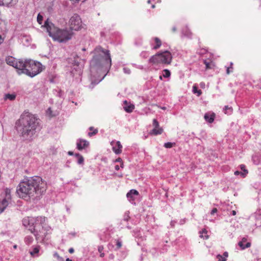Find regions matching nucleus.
<instances>
[{"label":"nucleus","mask_w":261,"mask_h":261,"mask_svg":"<svg viewBox=\"0 0 261 261\" xmlns=\"http://www.w3.org/2000/svg\"><path fill=\"white\" fill-rule=\"evenodd\" d=\"M5 61L8 65H17L18 63L20 65H42L40 62L30 59H19L18 61L12 56L7 57Z\"/></svg>","instance_id":"nucleus-8"},{"label":"nucleus","mask_w":261,"mask_h":261,"mask_svg":"<svg viewBox=\"0 0 261 261\" xmlns=\"http://www.w3.org/2000/svg\"><path fill=\"white\" fill-rule=\"evenodd\" d=\"M4 41V39L2 38V36L0 35V44Z\"/></svg>","instance_id":"nucleus-50"},{"label":"nucleus","mask_w":261,"mask_h":261,"mask_svg":"<svg viewBox=\"0 0 261 261\" xmlns=\"http://www.w3.org/2000/svg\"><path fill=\"white\" fill-rule=\"evenodd\" d=\"M5 198L10 199V191H8V190L6 191V197Z\"/></svg>","instance_id":"nucleus-40"},{"label":"nucleus","mask_w":261,"mask_h":261,"mask_svg":"<svg viewBox=\"0 0 261 261\" xmlns=\"http://www.w3.org/2000/svg\"><path fill=\"white\" fill-rule=\"evenodd\" d=\"M66 261H72L71 259H69V258H67L66 260Z\"/></svg>","instance_id":"nucleus-60"},{"label":"nucleus","mask_w":261,"mask_h":261,"mask_svg":"<svg viewBox=\"0 0 261 261\" xmlns=\"http://www.w3.org/2000/svg\"><path fill=\"white\" fill-rule=\"evenodd\" d=\"M39 120L34 115L24 112L15 123V127L19 135L25 139H30L39 127Z\"/></svg>","instance_id":"nucleus-2"},{"label":"nucleus","mask_w":261,"mask_h":261,"mask_svg":"<svg viewBox=\"0 0 261 261\" xmlns=\"http://www.w3.org/2000/svg\"><path fill=\"white\" fill-rule=\"evenodd\" d=\"M18 74H25L34 77L45 69V66H13Z\"/></svg>","instance_id":"nucleus-5"},{"label":"nucleus","mask_w":261,"mask_h":261,"mask_svg":"<svg viewBox=\"0 0 261 261\" xmlns=\"http://www.w3.org/2000/svg\"><path fill=\"white\" fill-rule=\"evenodd\" d=\"M224 111L225 114L231 113L232 112V109L231 107H229L228 106H226L224 108Z\"/></svg>","instance_id":"nucleus-28"},{"label":"nucleus","mask_w":261,"mask_h":261,"mask_svg":"<svg viewBox=\"0 0 261 261\" xmlns=\"http://www.w3.org/2000/svg\"><path fill=\"white\" fill-rule=\"evenodd\" d=\"M69 252L70 253H73L74 252V249L72 248H71L69 249Z\"/></svg>","instance_id":"nucleus-47"},{"label":"nucleus","mask_w":261,"mask_h":261,"mask_svg":"<svg viewBox=\"0 0 261 261\" xmlns=\"http://www.w3.org/2000/svg\"><path fill=\"white\" fill-rule=\"evenodd\" d=\"M204 85H205V84H204V83H200V86H201V87H204Z\"/></svg>","instance_id":"nucleus-54"},{"label":"nucleus","mask_w":261,"mask_h":261,"mask_svg":"<svg viewBox=\"0 0 261 261\" xmlns=\"http://www.w3.org/2000/svg\"><path fill=\"white\" fill-rule=\"evenodd\" d=\"M154 41L156 43V45L153 47V49H157L160 47L162 45L161 41L158 37H155L154 38Z\"/></svg>","instance_id":"nucleus-21"},{"label":"nucleus","mask_w":261,"mask_h":261,"mask_svg":"<svg viewBox=\"0 0 261 261\" xmlns=\"http://www.w3.org/2000/svg\"><path fill=\"white\" fill-rule=\"evenodd\" d=\"M172 31H173V32H176V27H173L172 28Z\"/></svg>","instance_id":"nucleus-52"},{"label":"nucleus","mask_w":261,"mask_h":261,"mask_svg":"<svg viewBox=\"0 0 261 261\" xmlns=\"http://www.w3.org/2000/svg\"><path fill=\"white\" fill-rule=\"evenodd\" d=\"M201 61L203 64H205V65L206 66L211 65V64H212V62L211 61V60H209L208 61L206 60L203 58L201 59Z\"/></svg>","instance_id":"nucleus-32"},{"label":"nucleus","mask_w":261,"mask_h":261,"mask_svg":"<svg viewBox=\"0 0 261 261\" xmlns=\"http://www.w3.org/2000/svg\"><path fill=\"white\" fill-rule=\"evenodd\" d=\"M120 167H121V168H123V163H122V162H121V164Z\"/></svg>","instance_id":"nucleus-59"},{"label":"nucleus","mask_w":261,"mask_h":261,"mask_svg":"<svg viewBox=\"0 0 261 261\" xmlns=\"http://www.w3.org/2000/svg\"><path fill=\"white\" fill-rule=\"evenodd\" d=\"M217 212V209L216 208H214L212 211H211V214L212 215H214L215 213H216V212Z\"/></svg>","instance_id":"nucleus-44"},{"label":"nucleus","mask_w":261,"mask_h":261,"mask_svg":"<svg viewBox=\"0 0 261 261\" xmlns=\"http://www.w3.org/2000/svg\"><path fill=\"white\" fill-rule=\"evenodd\" d=\"M115 162H122V159L120 158H118L116 160Z\"/></svg>","instance_id":"nucleus-49"},{"label":"nucleus","mask_w":261,"mask_h":261,"mask_svg":"<svg viewBox=\"0 0 261 261\" xmlns=\"http://www.w3.org/2000/svg\"><path fill=\"white\" fill-rule=\"evenodd\" d=\"M70 30L79 31L82 26V21L80 16L74 14L70 19L69 21Z\"/></svg>","instance_id":"nucleus-10"},{"label":"nucleus","mask_w":261,"mask_h":261,"mask_svg":"<svg viewBox=\"0 0 261 261\" xmlns=\"http://www.w3.org/2000/svg\"><path fill=\"white\" fill-rule=\"evenodd\" d=\"M36 220V218L27 217L22 220L23 225L28 228V230L30 231V229L33 227Z\"/></svg>","instance_id":"nucleus-11"},{"label":"nucleus","mask_w":261,"mask_h":261,"mask_svg":"<svg viewBox=\"0 0 261 261\" xmlns=\"http://www.w3.org/2000/svg\"><path fill=\"white\" fill-rule=\"evenodd\" d=\"M217 258L218 261H226V259L220 254L217 255Z\"/></svg>","instance_id":"nucleus-35"},{"label":"nucleus","mask_w":261,"mask_h":261,"mask_svg":"<svg viewBox=\"0 0 261 261\" xmlns=\"http://www.w3.org/2000/svg\"><path fill=\"white\" fill-rule=\"evenodd\" d=\"M44 26L46 28L49 36L54 40L59 42H66L72 38L73 32L70 28L60 29L53 23L49 22L48 19L45 21Z\"/></svg>","instance_id":"nucleus-3"},{"label":"nucleus","mask_w":261,"mask_h":261,"mask_svg":"<svg viewBox=\"0 0 261 261\" xmlns=\"http://www.w3.org/2000/svg\"><path fill=\"white\" fill-rule=\"evenodd\" d=\"M96 60H99L100 62L106 65H111L112 61L109 50L102 48L101 46H97L93 51Z\"/></svg>","instance_id":"nucleus-7"},{"label":"nucleus","mask_w":261,"mask_h":261,"mask_svg":"<svg viewBox=\"0 0 261 261\" xmlns=\"http://www.w3.org/2000/svg\"><path fill=\"white\" fill-rule=\"evenodd\" d=\"M174 144H175L171 142H167L164 144V146L167 148H170L173 147Z\"/></svg>","instance_id":"nucleus-33"},{"label":"nucleus","mask_w":261,"mask_h":261,"mask_svg":"<svg viewBox=\"0 0 261 261\" xmlns=\"http://www.w3.org/2000/svg\"><path fill=\"white\" fill-rule=\"evenodd\" d=\"M231 214H232V215L234 216V215H236V212L235 211H234V210H233V211H232L231 212Z\"/></svg>","instance_id":"nucleus-53"},{"label":"nucleus","mask_w":261,"mask_h":261,"mask_svg":"<svg viewBox=\"0 0 261 261\" xmlns=\"http://www.w3.org/2000/svg\"><path fill=\"white\" fill-rule=\"evenodd\" d=\"M111 144L113 146V150L116 154H118L121 153L122 146L120 141L115 142L113 141Z\"/></svg>","instance_id":"nucleus-13"},{"label":"nucleus","mask_w":261,"mask_h":261,"mask_svg":"<svg viewBox=\"0 0 261 261\" xmlns=\"http://www.w3.org/2000/svg\"><path fill=\"white\" fill-rule=\"evenodd\" d=\"M240 168L244 172L243 173H241V175L245 177L248 174V170L245 169V166L243 164L240 165Z\"/></svg>","instance_id":"nucleus-24"},{"label":"nucleus","mask_w":261,"mask_h":261,"mask_svg":"<svg viewBox=\"0 0 261 261\" xmlns=\"http://www.w3.org/2000/svg\"><path fill=\"white\" fill-rule=\"evenodd\" d=\"M104 255H105L104 253H102V252H101L100 253V256L102 257H103V256H104Z\"/></svg>","instance_id":"nucleus-56"},{"label":"nucleus","mask_w":261,"mask_h":261,"mask_svg":"<svg viewBox=\"0 0 261 261\" xmlns=\"http://www.w3.org/2000/svg\"><path fill=\"white\" fill-rule=\"evenodd\" d=\"M9 199L4 198L0 201V212L2 213L9 204Z\"/></svg>","instance_id":"nucleus-17"},{"label":"nucleus","mask_w":261,"mask_h":261,"mask_svg":"<svg viewBox=\"0 0 261 261\" xmlns=\"http://www.w3.org/2000/svg\"><path fill=\"white\" fill-rule=\"evenodd\" d=\"M151 8H155V5H152V6H151Z\"/></svg>","instance_id":"nucleus-62"},{"label":"nucleus","mask_w":261,"mask_h":261,"mask_svg":"<svg viewBox=\"0 0 261 261\" xmlns=\"http://www.w3.org/2000/svg\"><path fill=\"white\" fill-rule=\"evenodd\" d=\"M44 217H37L34 226L30 229V231L36 237V240H38L39 238H43L46 236L47 232L44 226Z\"/></svg>","instance_id":"nucleus-4"},{"label":"nucleus","mask_w":261,"mask_h":261,"mask_svg":"<svg viewBox=\"0 0 261 261\" xmlns=\"http://www.w3.org/2000/svg\"><path fill=\"white\" fill-rule=\"evenodd\" d=\"M39 251V247H34L33 248V250L31 251L30 252L32 256H34L38 253Z\"/></svg>","instance_id":"nucleus-22"},{"label":"nucleus","mask_w":261,"mask_h":261,"mask_svg":"<svg viewBox=\"0 0 261 261\" xmlns=\"http://www.w3.org/2000/svg\"><path fill=\"white\" fill-rule=\"evenodd\" d=\"M105 66H92L90 68V71L92 76L93 78H96L97 76V79L93 81L92 80V84H97L102 79H104L107 73H105L103 71Z\"/></svg>","instance_id":"nucleus-9"},{"label":"nucleus","mask_w":261,"mask_h":261,"mask_svg":"<svg viewBox=\"0 0 261 261\" xmlns=\"http://www.w3.org/2000/svg\"><path fill=\"white\" fill-rule=\"evenodd\" d=\"M215 116V115L214 113H213L211 115H210L208 113H206L204 115V119L205 120V121H206L207 122H208L209 123H212L214 120Z\"/></svg>","instance_id":"nucleus-19"},{"label":"nucleus","mask_w":261,"mask_h":261,"mask_svg":"<svg viewBox=\"0 0 261 261\" xmlns=\"http://www.w3.org/2000/svg\"><path fill=\"white\" fill-rule=\"evenodd\" d=\"M46 183L40 176H35L21 181L17 189L19 197L29 200L39 198L46 191Z\"/></svg>","instance_id":"nucleus-1"},{"label":"nucleus","mask_w":261,"mask_h":261,"mask_svg":"<svg viewBox=\"0 0 261 261\" xmlns=\"http://www.w3.org/2000/svg\"><path fill=\"white\" fill-rule=\"evenodd\" d=\"M210 68H211V66H206V69H210Z\"/></svg>","instance_id":"nucleus-61"},{"label":"nucleus","mask_w":261,"mask_h":261,"mask_svg":"<svg viewBox=\"0 0 261 261\" xmlns=\"http://www.w3.org/2000/svg\"><path fill=\"white\" fill-rule=\"evenodd\" d=\"M123 102L125 106H127L128 105V102L126 100H124Z\"/></svg>","instance_id":"nucleus-57"},{"label":"nucleus","mask_w":261,"mask_h":261,"mask_svg":"<svg viewBox=\"0 0 261 261\" xmlns=\"http://www.w3.org/2000/svg\"><path fill=\"white\" fill-rule=\"evenodd\" d=\"M18 0H2L0 1V5L11 7L15 5Z\"/></svg>","instance_id":"nucleus-14"},{"label":"nucleus","mask_w":261,"mask_h":261,"mask_svg":"<svg viewBox=\"0 0 261 261\" xmlns=\"http://www.w3.org/2000/svg\"><path fill=\"white\" fill-rule=\"evenodd\" d=\"M171 54L167 50L158 53L152 56L149 59V63L169 64L172 60Z\"/></svg>","instance_id":"nucleus-6"},{"label":"nucleus","mask_w":261,"mask_h":261,"mask_svg":"<svg viewBox=\"0 0 261 261\" xmlns=\"http://www.w3.org/2000/svg\"><path fill=\"white\" fill-rule=\"evenodd\" d=\"M163 76L165 77H169L170 76V72L167 69L163 70Z\"/></svg>","instance_id":"nucleus-29"},{"label":"nucleus","mask_w":261,"mask_h":261,"mask_svg":"<svg viewBox=\"0 0 261 261\" xmlns=\"http://www.w3.org/2000/svg\"><path fill=\"white\" fill-rule=\"evenodd\" d=\"M115 169L116 170H118L119 169V166L118 165H116L115 166Z\"/></svg>","instance_id":"nucleus-51"},{"label":"nucleus","mask_w":261,"mask_h":261,"mask_svg":"<svg viewBox=\"0 0 261 261\" xmlns=\"http://www.w3.org/2000/svg\"><path fill=\"white\" fill-rule=\"evenodd\" d=\"M93 127L92 126L89 128L90 130H93Z\"/></svg>","instance_id":"nucleus-63"},{"label":"nucleus","mask_w":261,"mask_h":261,"mask_svg":"<svg viewBox=\"0 0 261 261\" xmlns=\"http://www.w3.org/2000/svg\"><path fill=\"white\" fill-rule=\"evenodd\" d=\"M135 108V106L133 105H129L124 106V110L127 113L132 112Z\"/></svg>","instance_id":"nucleus-20"},{"label":"nucleus","mask_w":261,"mask_h":261,"mask_svg":"<svg viewBox=\"0 0 261 261\" xmlns=\"http://www.w3.org/2000/svg\"><path fill=\"white\" fill-rule=\"evenodd\" d=\"M73 61L74 62V63L73 62L72 63V65L77 66V65H79L80 64H81V63L77 61V60H75V59H74Z\"/></svg>","instance_id":"nucleus-41"},{"label":"nucleus","mask_w":261,"mask_h":261,"mask_svg":"<svg viewBox=\"0 0 261 261\" xmlns=\"http://www.w3.org/2000/svg\"><path fill=\"white\" fill-rule=\"evenodd\" d=\"M206 50L205 49H201L198 53L199 55H203L206 53Z\"/></svg>","instance_id":"nucleus-42"},{"label":"nucleus","mask_w":261,"mask_h":261,"mask_svg":"<svg viewBox=\"0 0 261 261\" xmlns=\"http://www.w3.org/2000/svg\"><path fill=\"white\" fill-rule=\"evenodd\" d=\"M193 92L194 93L197 94V96H200L202 94V92L200 90H198L197 87L194 85L193 87Z\"/></svg>","instance_id":"nucleus-25"},{"label":"nucleus","mask_w":261,"mask_h":261,"mask_svg":"<svg viewBox=\"0 0 261 261\" xmlns=\"http://www.w3.org/2000/svg\"><path fill=\"white\" fill-rule=\"evenodd\" d=\"M103 250V246H98V251H99L100 253H101V252L102 251V250Z\"/></svg>","instance_id":"nucleus-43"},{"label":"nucleus","mask_w":261,"mask_h":261,"mask_svg":"<svg viewBox=\"0 0 261 261\" xmlns=\"http://www.w3.org/2000/svg\"><path fill=\"white\" fill-rule=\"evenodd\" d=\"M124 72L126 74H129L130 73V69L127 67H125L123 68Z\"/></svg>","instance_id":"nucleus-37"},{"label":"nucleus","mask_w":261,"mask_h":261,"mask_svg":"<svg viewBox=\"0 0 261 261\" xmlns=\"http://www.w3.org/2000/svg\"><path fill=\"white\" fill-rule=\"evenodd\" d=\"M233 71V67L232 66H228L226 69L227 74H229L230 72Z\"/></svg>","instance_id":"nucleus-36"},{"label":"nucleus","mask_w":261,"mask_h":261,"mask_svg":"<svg viewBox=\"0 0 261 261\" xmlns=\"http://www.w3.org/2000/svg\"><path fill=\"white\" fill-rule=\"evenodd\" d=\"M207 230L205 229H203L201 231H200V233L201 234L200 235V237L201 238H204L205 239H207L208 238V235H205L204 236H203V233H207Z\"/></svg>","instance_id":"nucleus-27"},{"label":"nucleus","mask_w":261,"mask_h":261,"mask_svg":"<svg viewBox=\"0 0 261 261\" xmlns=\"http://www.w3.org/2000/svg\"><path fill=\"white\" fill-rule=\"evenodd\" d=\"M153 125L154 128L151 130V134L157 135H160L163 133V129L162 128H159V123L156 119L153 120Z\"/></svg>","instance_id":"nucleus-12"},{"label":"nucleus","mask_w":261,"mask_h":261,"mask_svg":"<svg viewBox=\"0 0 261 261\" xmlns=\"http://www.w3.org/2000/svg\"><path fill=\"white\" fill-rule=\"evenodd\" d=\"M75 156L78 158L77 163L79 164H82L84 162V158L83 157L80 155L79 153H76Z\"/></svg>","instance_id":"nucleus-26"},{"label":"nucleus","mask_w":261,"mask_h":261,"mask_svg":"<svg viewBox=\"0 0 261 261\" xmlns=\"http://www.w3.org/2000/svg\"><path fill=\"white\" fill-rule=\"evenodd\" d=\"M146 54V53H145V52H144V53H142L141 55H142V56H144L143 55H144V54Z\"/></svg>","instance_id":"nucleus-64"},{"label":"nucleus","mask_w":261,"mask_h":261,"mask_svg":"<svg viewBox=\"0 0 261 261\" xmlns=\"http://www.w3.org/2000/svg\"><path fill=\"white\" fill-rule=\"evenodd\" d=\"M130 217L129 216V212H127L125 213L123 216V220L125 221H127L129 219Z\"/></svg>","instance_id":"nucleus-34"},{"label":"nucleus","mask_w":261,"mask_h":261,"mask_svg":"<svg viewBox=\"0 0 261 261\" xmlns=\"http://www.w3.org/2000/svg\"><path fill=\"white\" fill-rule=\"evenodd\" d=\"M116 245H117V249L120 248L122 246L121 242L120 241H119V240H117Z\"/></svg>","instance_id":"nucleus-39"},{"label":"nucleus","mask_w":261,"mask_h":261,"mask_svg":"<svg viewBox=\"0 0 261 261\" xmlns=\"http://www.w3.org/2000/svg\"><path fill=\"white\" fill-rule=\"evenodd\" d=\"M185 222V220H181L180 221V224H184Z\"/></svg>","instance_id":"nucleus-58"},{"label":"nucleus","mask_w":261,"mask_h":261,"mask_svg":"<svg viewBox=\"0 0 261 261\" xmlns=\"http://www.w3.org/2000/svg\"><path fill=\"white\" fill-rule=\"evenodd\" d=\"M223 256H224V257H225L226 258V257H227L228 256V253L227 252H224Z\"/></svg>","instance_id":"nucleus-45"},{"label":"nucleus","mask_w":261,"mask_h":261,"mask_svg":"<svg viewBox=\"0 0 261 261\" xmlns=\"http://www.w3.org/2000/svg\"><path fill=\"white\" fill-rule=\"evenodd\" d=\"M185 34V35H186V36H187L188 37H190V36H191V33L189 32V31H187V33H186V34Z\"/></svg>","instance_id":"nucleus-46"},{"label":"nucleus","mask_w":261,"mask_h":261,"mask_svg":"<svg viewBox=\"0 0 261 261\" xmlns=\"http://www.w3.org/2000/svg\"><path fill=\"white\" fill-rule=\"evenodd\" d=\"M139 193L136 190H131L129 192H128L126 194V196L128 199H129V200L130 201L131 200H134V196H137L138 195Z\"/></svg>","instance_id":"nucleus-18"},{"label":"nucleus","mask_w":261,"mask_h":261,"mask_svg":"<svg viewBox=\"0 0 261 261\" xmlns=\"http://www.w3.org/2000/svg\"><path fill=\"white\" fill-rule=\"evenodd\" d=\"M16 98V95L15 94H7L5 95V98L6 99H10V100H13L15 99Z\"/></svg>","instance_id":"nucleus-23"},{"label":"nucleus","mask_w":261,"mask_h":261,"mask_svg":"<svg viewBox=\"0 0 261 261\" xmlns=\"http://www.w3.org/2000/svg\"><path fill=\"white\" fill-rule=\"evenodd\" d=\"M37 21L40 24H41L43 21V16L39 13L37 15Z\"/></svg>","instance_id":"nucleus-31"},{"label":"nucleus","mask_w":261,"mask_h":261,"mask_svg":"<svg viewBox=\"0 0 261 261\" xmlns=\"http://www.w3.org/2000/svg\"><path fill=\"white\" fill-rule=\"evenodd\" d=\"M89 145V142L86 140H80L77 142V148L79 150H82Z\"/></svg>","instance_id":"nucleus-15"},{"label":"nucleus","mask_w":261,"mask_h":261,"mask_svg":"<svg viewBox=\"0 0 261 261\" xmlns=\"http://www.w3.org/2000/svg\"><path fill=\"white\" fill-rule=\"evenodd\" d=\"M68 154H69V155H73V152H72V151H69V152H68Z\"/></svg>","instance_id":"nucleus-55"},{"label":"nucleus","mask_w":261,"mask_h":261,"mask_svg":"<svg viewBox=\"0 0 261 261\" xmlns=\"http://www.w3.org/2000/svg\"><path fill=\"white\" fill-rule=\"evenodd\" d=\"M241 173H242V172H240V171H235V172H234V174H235L236 175H239L240 174H241Z\"/></svg>","instance_id":"nucleus-48"},{"label":"nucleus","mask_w":261,"mask_h":261,"mask_svg":"<svg viewBox=\"0 0 261 261\" xmlns=\"http://www.w3.org/2000/svg\"><path fill=\"white\" fill-rule=\"evenodd\" d=\"M246 241L247 239H246L245 238H243L242 239V241L239 242L238 245L242 249H245V248H249L250 247L251 243L250 242H247L246 244H245Z\"/></svg>","instance_id":"nucleus-16"},{"label":"nucleus","mask_w":261,"mask_h":261,"mask_svg":"<svg viewBox=\"0 0 261 261\" xmlns=\"http://www.w3.org/2000/svg\"><path fill=\"white\" fill-rule=\"evenodd\" d=\"M33 241V238L32 237L28 236L25 238V241L28 244H31Z\"/></svg>","instance_id":"nucleus-30"},{"label":"nucleus","mask_w":261,"mask_h":261,"mask_svg":"<svg viewBox=\"0 0 261 261\" xmlns=\"http://www.w3.org/2000/svg\"><path fill=\"white\" fill-rule=\"evenodd\" d=\"M97 132H98V130H97V129H96L93 132H89L88 133V136L90 137H91L93 135H96L97 133Z\"/></svg>","instance_id":"nucleus-38"}]
</instances>
